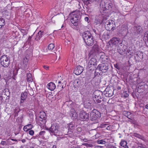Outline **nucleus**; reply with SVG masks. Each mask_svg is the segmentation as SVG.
Returning <instances> with one entry per match:
<instances>
[{
  "label": "nucleus",
  "instance_id": "bf43d9fd",
  "mask_svg": "<svg viewBox=\"0 0 148 148\" xmlns=\"http://www.w3.org/2000/svg\"><path fill=\"white\" fill-rule=\"evenodd\" d=\"M84 19L86 21H88L89 20V18L87 17H86Z\"/></svg>",
  "mask_w": 148,
  "mask_h": 148
},
{
  "label": "nucleus",
  "instance_id": "2eb2a0df",
  "mask_svg": "<svg viewBox=\"0 0 148 148\" xmlns=\"http://www.w3.org/2000/svg\"><path fill=\"white\" fill-rule=\"evenodd\" d=\"M84 70L83 67L80 65L77 66L74 71L75 74L77 75L80 74Z\"/></svg>",
  "mask_w": 148,
  "mask_h": 148
},
{
  "label": "nucleus",
  "instance_id": "603ef678",
  "mask_svg": "<svg viewBox=\"0 0 148 148\" xmlns=\"http://www.w3.org/2000/svg\"><path fill=\"white\" fill-rule=\"evenodd\" d=\"M115 67L117 69L119 70L120 69V66L117 64H116L114 65Z\"/></svg>",
  "mask_w": 148,
  "mask_h": 148
},
{
  "label": "nucleus",
  "instance_id": "37998d69",
  "mask_svg": "<svg viewBox=\"0 0 148 148\" xmlns=\"http://www.w3.org/2000/svg\"><path fill=\"white\" fill-rule=\"evenodd\" d=\"M83 145L87 147H93V145L91 144H88L87 143H84L83 144Z\"/></svg>",
  "mask_w": 148,
  "mask_h": 148
},
{
  "label": "nucleus",
  "instance_id": "39448f33",
  "mask_svg": "<svg viewBox=\"0 0 148 148\" xmlns=\"http://www.w3.org/2000/svg\"><path fill=\"white\" fill-rule=\"evenodd\" d=\"M10 61L9 57H7L6 55H3L1 57L0 59L1 64L4 67H8L10 64Z\"/></svg>",
  "mask_w": 148,
  "mask_h": 148
},
{
  "label": "nucleus",
  "instance_id": "338daca9",
  "mask_svg": "<svg viewBox=\"0 0 148 148\" xmlns=\"http://www.w3.org/2000/svg\"><path fill=\"white\" fill-rule=\"evenodd\" d=\"M62 80H61V81H58V83L59 84H62Z\"/></svg>",
  "mask_w": 148,
  "mask_h": 148
},
{
  "label": "nucleus",
  "instance_id": "49530a36",
  "mask_svg": "<svg viewBox=\"0 0 148 148\" xmlns=\"http://www.w3.org/2000/svg\"><path fill=\"white\" fill-rule=\"evenodd\" d=\"M138 148H146V146L145 145H142V144H140L139 145H138L137 147Z\"/></svg>",
  "mask_w": 148,
  "mask_h": 148
},
{
  "label": "nucleus",
  "instance_id": "393cba45",
  "mask_svg": "<svg viewBox=\"0 0 148 148\" xmlns=\"http://www.w3.org/2000/svg\"><path fill=\"white\" fill-rule=\"evenodd\" d=\"M143 40L147 46H148V31L146 32L144 34Z\"/></svg>",
  "mask_w": 148,
  "mask_h": 148
},
{
  "label": "nucleus",
  "instance_id": "e433bc0d",
  "mask_svg": "<svg viewBox=\"0 0 148 148\" xmlns=\"http://www.w3.org/2000/svg\"><path fill=\"white\" fill-rule=\"evenodd\" d=\"M129 95V92L128 91H124L122 94V96L126 98Z\"/></svg>",
  "mask_w": 148,
  "mask_h": 148
},
{
  "label": "nucleus",
  "instance_id": "5701e85b",
  "mask_svg": "<svg viewBox=\"0 0 148 148\" xmlns=\"http://www.w3.org/2000/svg\"><path fill=\"white\" fill-rule=\"evenodd\" d=\"M135 32L137 34H140L142 32L143 30L142 28L139 26H136L134 27Z\"/></svg>",
  "mask_w": 148,
  "mask_h": 148
},
{
  "label": "nucleus",
  "instance_id": "79ce46f5",
  "mask_svg": "<svg viewBox=\"0 0 148 148\" xmlns=\"http://www.w3.org/2000/svg\"><path fill=\"white\" fill-rule=\"evenodd\" d=\"M127 113L126 117L130 119H132L131 118L132 117V114L131 113L129 112H128Z\"/></svg>",
  "mask_w": 148,
  "mask_h": 148
},
{
  "label": "nucleus",
  "instance_id": "a878e982",
  "mask_svg": "<svg viewBox=\"0 0 148 148\" xmlns=\"http://www.w3.org/2000/svg\"><path fill=\"white\" fill-rule=\"evenodd\" d=\"M44 33L43 32H42L40 31L37 34L35 38V40L37 41H38L42 37V35Z\"/></svg>",
  "mask_w": 148,
  "mask_h": 148
},
{
  "label": "nucleus",
  "instance_id": "6ab92c4d",
  "mask_svg": "<svg viewBox=\"0 0 148 148\" xmlns=\"http://www.w3.org/2000/svg\"><path fill=\"white\" fill-rule=\"evenodd\" d=\"M70 116L73 119H76L77 118V114L74 109L71 108L70 110Z\"/></svg>",
  "mask_w": 148,
  "mask_h": 148
},
{
  "label": "nucleus",
  "instance_id": "c85d7f7f",
  "mask_svg": "<svg viewBox=\"0 0 148 148\" xmlns=\"http://www.w3.org/2000/svg\"><path fill=\"white\" fill-rule=\"evenodd\" d=\"M84 107L86 108L91 109V103L89 102L86 101L84 102Z\"/></svg>",
  "mask_w": 148,
  "mask_h": 148
},
{
  "label": "nucleus",
  "instance_id": "bb28decb",
  "mask_svg": "<svg viewBox=\"0 0 148 148\" xmlns=\"http://www.w3.org/2000/svg\"><path fill=\"white\" fill-rule=\"evenodd\" d=\"M75 124L74 122H71L68 124V127L69 128V130H71L74 129L75 127Z\"/></svg>",
  "mask_w": 148,
  "mask_h": 148
},
{
  "label": "nucleus",
  "instance_id": "a19ab883",
  "mask_svg": "<svg viewBox=\"0 0 148 148\" xmlns=\"http://www.w3.org/2000/svg\"><path fill=\"white\" fill-rule=\"evenodd\" d=\"M84 4L86 5L87 6H89L91 5V4L90 3V2L88 1V0L84 1Z\"/></svg>",
  "mask_w": 148,
  "mask_h": 148
},
{
  "label": "nucleus",
  "instance_id": "0e129e2a",
  "mask_svg": "<svg viewBox=\"0 0 148 148\" xmlns=\"http://www.w3.org/2000/svg\"><path fill=\"white\" fill-rule=\"evenodd\" d=\"M145 108H146L148 109V104H147L145 106Z\"/></svg>",
  "mask_w": 148,
  "mask_h": 148
},
{
  "label": "nucleus",
  "instance_id": "dca6fc26",
  "mask_svg": "<svg viewBox=\"0 0 148 148\" xmlns=\"http://www.w3.org/2000/svg\"><path fill=\"white\" fill-rule=\"evenodd\" d=\"M96 19L97 23L101 24L103 23H105V21L107 20V18L106 17H103L102 15H100Z\"/></svg>",
  "mask_w": 148,
  "mask_h": 148
},
{
  "label": "nucleus",
  "instance_id": "4c0bfd02",
  "mask_svg": "<svg viewBox=\"0 0 148 148\" xmlns=\"http://www.w3.org/2000/svg\"><path fill=\"white\" fill-rule=\"evenodd\" d=\"M108 145V143H106L104 145H98L97 146V148H108L107 146Z\"/></svg>",
  "mask_w": 148,
  "mask_h": 148
},
{
  "label": "nucleus",
  "instance_id": "a18cd8bd",
  "mask_svg": "<svg viewBox=\"0 0 148 148\" xmlns=\"http://www.w3.org/2000/svg\"><path fill=\"white\" fill-rule=\"evenodd\" d=\"M31 124H29V125H27V126H25L24 127V128H23V130H24V131H25V132H27V130L29 129V128H28V129L27 128V127H29V126H31Z\"/></svg>",
  "mask_w": 148,
  "mask_h": 148
},
{
  "label": "nucleus",
  "instance_id": "ddd939ff",
  "mask_svg": "<svg viewBox=\"0 0 148 148\" xmlns=\"http://www.w3.org/2000/svg\"><path fill=\"white\" fill-rule=\"evenodd\" d=\"M58 125L57 124H54L51 125L49 130L51 133H54V134H56L58 132Z\"/></svg>",
  "mask_w": 148,
  "mask_h": 148
},
{
  "label": "nucleus",
  "instance_id": "7ed1b4c3",
  "mask_svg": "<svg viewBox=\"0 0 148 148\" xmlns=\"http://www.w3.org/2000/svg\"><path fill=\"white\" fill-rule=\"evenodd\" d=\"M90 120L96 123L97 122V119L101 116L100 112L97 110L94 109L90 113Z\"/></svg>",
  "mask_w": 148,
  "mask_h": 148
},
{
  "label": "nucleus",
  "instance_id": "a211bd4d",
  "mask_svg": "<svg viewBox=\"0 0 148 148\" xmlns=\"http://www.w3.org/2000/svg\"><path fill=\"white\" fill-rule=\"evenodd\" d=\"M27 92L25 91L21 93L20 101L21 103H22L24 102V101L25 100L27 97Z\"/></svg>",
  "mask_w": 148,
  "mask_h": 148
},
{
  "label": "nucleus",
  "instance_id": "cd10ccee",
  "mask_svg": "<svg viewBox=\"0 0 148 148\" xmlns=\"http://www.w3.org/2000/svg\"><path fill=\"white\" fill-rule=\"evenodd\" d=\"M27 80L28 82H32L33 81L32 74L29 73H27Z\"/></svg>",
  "mask_w": 148,
  "mask_h": 148
},
{
  "label": "nucleus",
  "instance_id": "0eeeda50",
  "mask_svg": "<svg viewBox=\"0 0 148 148\" xmlns=\"http://www.w3.org/2000/svg\"><path fill=\"white\" fill-rule=\"evenodd\" d=\"M109 69V65L107 64L102 63L99 64L96 69H99L103 73H106Z\"/></svg>",
  "mask_w": 148,
  "mask_h": 148
},
{
  "label": "nucleus",
  "instance_id": "c9c22d12",
  "mask_svg": "<svg viewBox=\"0 0 148 148\" xmlns=\"http://www.w3.org/2000/svg\"><path fill=\"white\" fill-rule=\"evenodd\" d=\"M97 143L101 145H104L107 143L104 140H98L97 141Z\"/></svg>",
  "mask_w": 148,
  "mask_h": 148
},
{
  "label": "nucleus",
  "instance_id": "423d86ee",
  "mask_svg": "<svg viewBox=\"0 0 148 148\" xmlns=\"http://www.w3.org/2000/svg\"><path fill=\"white\" fill-rule=\"evenodd\" d=\"M105 27L108 31H113L115 27V22L111 20H108L105 22Z\"/></svg>",
  "mask_w": 148,
  "mask_h": 148
},
{
  "label": "nucleus",
  "instance_id": "3c124183",
  "mask_svg": "<svg viewBox=\"0 0 148 148\" xmlns=\"http://www.w3.org/2000/svg\"><path fill=\"white\" fill-rule=\"evenodd\" d=\"M21 32L23 34H25L26 33V30L24 29H20Z\"/></svg>",
  "mask_w": 148,
  "mask_h": 148
},
{
  "label": "nucleus",
  "instance_id": "f704fd0d",
  "mask_svg": "<svg viewBox=\"0 0 148 148\" xmlns=\"http://www.w3.org/2000/svg\"><path fill=\"white\" fill-rule=\"evenodd\" d=\"M107 57V56L104 54L101 56L100 57V59L102 61H106V60L108 59V58Z\"/></svg>",
  "mask_w": 148,
  "mask_h": 148
},
{
  "label": "nucleus",
  "instance_id": "774afa93",
  "mask_svg": "<svg viewBox=\"0 0 148 148\" xmlns=\"http://www.w3.org/2000/svg\"><path fill=\"white\" fill-rule=\"evenodd\" d=\"M106 129L107 130H109L110 129V127H109V126H107V127Z\"/></svg>",
  "mask_w": 148,
  "mask_h": 148
},
{
  "label": "nucleus",
  "instance_id": "6e6552de",
  "mask_svg": "<svg viewBox=\"0 0 148 148\" xmlns=\"http://www.w3.org/2000/svg\"><path fill=\"white\" fill-rule=\"evenodd\" d=\"M80 16L78 14H74L71 16V22L73 25L75 26H77L78 23L79 19Z\"/></svg>",
  "mask_w": 148,
  "mask_h": 148
},
{
  "label": "nucleus",
  "instance_id": "9d476101",
  "mask_svg": "<svg viewBox=\"0 0 148 148\" xmlns=\"http://www.w3.org/2000/svg\"><path fill=\"white\" fill-rule=\"evenodd\" d=\"M120 33L126 35L128 33L127 26L126 25H123L121 27H119L118 29Z\"/></svg>",
  "mask_w": 148,
  "mask_h": 148
},
{
  "label": "nucleus",
  "instance_id": "ea45409f",
  "mask_svg": "<svg viewBox=\"0 0 148 148\" xmlns=\"http://www.w3.org/2000/svg\"><path fill=\"white\" fill-rule=\"evenodd\" d=\"M54 45L53 43H51L49 45L48 48L49 50H51L54 48Z\"/></svg>",
  "mask_w": 148,
  "mask_h": 148
},
{
  "label": "nucleus",
  "instance_id": "680f3d73",
  "mask_svg": "<svg viewBox=\"0 0 148 148\" xmlns=\"http://www.w3.org/2000/svg\"><path fill=\"white\" fill-rule=\"evenodd\" d=\"M26 140L25 139L22 140L21 141L23 143H25L26 142Z\"/></svg>",
  "mask_w": 148,
  "mask_h": 148
},
{
  "label": "nucleus",
  "instance_id": "473e14b6",
  "mask_svg": "<svg viewBox=\"0 0 148 148\" xmlns=\"http://www.w3.org/2000/svg\"><path fill=\"white\" fill-rule=\"evenodd\" d=\"M5 25V21L3 19L0 17V28H1L3 26Z\"/></svg>",
  "mask_w": 148,
  "mask_h": 148
},
{
  "label": "nucleus",
  "instance_id": "4468645a",
  "mask_svg": "<svg viewBox=\"0 0 148 148\" xmlns=\"http://www.w3.org/2000/svg\"><path fill=\"white\" fill-rule=\"evenodd\" d=\"M103 93L107 97H111L113 94V90L111 89L110 88H107L103 92Z\"/></svg>",
  "mask_w": 148,
  "mask_h": 148
},
{
  "label": "nucleus",
  "instance_id": "2f4dec72",
  "mask_svg": "<svg viewBox=\"0 0 148 148\" xmlns=\"http://www.w3.org/2000/svg\"><path fill=\"white\" fill-rule=\"evenodd\" d=\"M95 65L93 64L88 62V64L87 67L89 68H90V70H93L95 68Z\"/></svg>",
  "mask_w": 148,
  "mask_h": 148
},
{
  "label": "nucleus",
  "instance_id": "f8f14e48",
  "mask_svg": "<svg viewBox=\"0 0 148 148\" xmlns=\"http://www.w3.org/2000/svg\"><path fill=\"white\" fill-rule=\"evenodd\" d=\"M143 53L141 51L136 52L134 55L135 60L138 62L141 61L143 58Z\"/></svg>",
  "mask_w": 148,
  "mask_h": 148
},
{
  "label": "nucleus",
  "instance_id": "aec40b11",
  "mask_svg": "<svg viewBox=\"0 0 148 148\" xmlns=\"http://www.w3.org/2000/svg\"><path fill=\"white\" fill-rule=\"evenodd\" d=\"M99 50V48L98 45L97 44H95L92 47V53L95 55L97 53Z\"/></svg>",
  "mask_w": 148,
  "mask_h": 148
},
{
  "label": "nucleus",
  "instance_id": "4d7b16f0",
  "mask_svg": "<svg viewBox=\"0 0 148 148\" xmlns=\"http://www.w3.org/2000/svg\"><path fill=\"white\" fill-rule=\"evenodd\" d=\"M128 111H125L123 112V114L125 116H127V112H128Z\"/></svg>",
  "mask_w": 148,
  "mask_h": 148
},
{
  "label": "nucleus",
  "instance_id": "de8ad7c7",
  "mask_svg": "<svg viewBox=\"0 0 148 148\" xmlns=\"http://www.w3.org/2000/svg\"><path fill=\"white\" fill-rule=\"evenodd\" d=\"M29 134L31 135L32 136L34 135V132L33 130H30L28 132Z\"/></svg>",
  "mask_w": 148,
  "mask_h": 148
},
{
  "label": "nucleus",
  "instance_id": "f257e3e1",
  "mask_svg": "<svg viewBox=\"0 0 148 148\" xmlns=\"http://www.w3.org/2000/svg\"><path fill=\"white\" fill-rule=\"evenodd\" d=\"M83 38L86 44L88 46H92L94 43L93 37L89 32L86 31L83 34Z\"/></svg>",
  "mask_w": 148,
  "mask_h": 148
},
{
  "label": "nucleus",
  "instance_id": "58836bf2",
  "mask_svg": "<svg viewBox=\"0 0 148 148\" xmlns=\"http://www.w3.org/2000/svg\"><path fill=\"white\" fill-rule=\"evenodd\" d=\"M74 82V84L77 86L81 83V81L78 79H75V80Z\"/></svg>",
  "mask_w": 148,
  "mask_h": 148
},
{
  "label": "nucleus",
  "instance_id": "412c9836",
  "mask_svg": "<svg viewBox=\"0 0 148 148\" xmlns=\"http://www.w3.org/2000/svg\"><path fill=\"white\" fill-rule=\"evenodd\" d=\"M120 148H128V146L127 145V143L125 140H121L120 143Z\"/></svg>",
  "mask_w": 148,
  "mask_h": 148
},
{
  "label": "nucleus",
  "instance_id": "9b49d317",
  "mask_svg": "<svg viewBox=\"0 0 148 148\" xmlns=\"http://www.w3.org/2000/svg\"><path fill=\"white\" fill-rule=\"evenodd\" d=\"M40 115L39 121H40L41 125H45L46 122L47 116L46 113L43 111L40 112L39 114Z\"/></svg>",
  "mask_w": 148,
  "mask_h": 148
},
{
  "label": "nucleus",
  "instance_id": "052dcab7",
  "mask_svg": "<svg viewBox=\"0 0 148 148\" xmlns=\"http://www.w3.org/2000/svg\"><path fill=\"white\" fill-rule=\"evenodd\" d=\"M88 1L90 2V3H92L95 0H88Z\"/></svg>",
  "mask_w": 148,
  "mask_h": 148
},
{
  "label": "nucleus",
  "instance_id": "1a4fd4ad",
  "mask_svg": "<svg viewBox=\"0 0 148 148\" xmlns=\"http://www.w3.org/2000/svg\"><path fill=\"white\" fill-rule=\"evenodd\" d=\"M121 40L119 38L114 37L110 40L109 44L111 47L113 46L116 47L121 42Z\"/></svg>",
  "mask_w": 148,
  "mask_h": 148
},
{
  "label": "nucleus",
  "instance_id": "f03ea898",
  "mask_svg": "<svg viewBox=\"0 0 148 148\" xmlns=\"http://www.w3.org/2000/svg\"><path fill=\"white\" fill-rule=\"evenodd\" d=\"M103 92L99 90H96L93 94V96H95L93 99L94 101L97 103H100L101 102V100L104 101L102 97Z\"/></svg>",
  "mask_w": 148,
  "mask_h": 148
},
{
  "label": "nucleus",
  "instance_id": "e2e57ef3",
  "mask_svg": "<svg viewBox=\"0 0 148 148\" xmlns=\"http://www.w3.org/2000/svg\"><path fill=\"white\" fill-rule=\"evenodd\" d=\"M32 36H29V38H28V40H29V41H30V40L31 39V38H32Z\"/></svg>",
  "mask_w": 148,
  "mask_h": 148
},
{
  "label": "nucleus",
  "instance_id": "c03bdc74",
  "mask_svg": "<svg viewBox=\"0 0 148 148\" xmlns=\"http://www.w3.org/2000/svg\"><path fill=\"white\" fill-rule=\"evenodd\" d=\"M28 60L27 58H24L23 62L25 64L26 66L28 64Z\"/></svg>",
  "mask_w": 148,
  "mask_h": 148
},
{
  "label": "nucleus",
  "instance_id": "8fccbe9b",
  "mask_svg": "<svg viewBox=\"0 0 148 148\" xmlns=\"http://www.w3.org/2000/svg\"><path fill=\"white\" fill-rule=\"evenodd\" d=\"M82 129L80 127H78L77 128V132H82Z\"/></svg>",
  "mask_w": 148,
  "mask_h": 148
},
{
  "label": "nucleus",
  "instance_id": "13d9d810",
  "mask_svg": "<svg viewBox=\"0 0 148 148\" xmlns=\"http://www.w3.org/2000/svg\"><path fill=\"white\" fill-rule=\"evenodd\" d=\"M43 67L45 69H46L47 70L49 69V66H43Z\"/></svg>",
  "mask_w": 148,
  "mask_h": 148
},
{
  "label": "nucleus",
  "instance_id": "72a5a7b5",
  "mask_svg": "<svg viewBox=\"0 0 148 148\" xmlns=\"http://www.w3.org/2000/svg\"><path fill=\"white\" fill-rule=\"evenodd\" d=\"M134 136L143 140H144L145 139V138L144 136L136 133L134 134Z\"/></svg>",
  "mask_w": 148,
  "mask_h": 148
},
{
  "label": "nucleus",
  "instance_id": "20e7f679",
  "mask_svg": "<svg viewBox=\"0 0 148 148\" xmlns=\"http://www.w3.org/2000/svg\"><path fill=\"white\" fill-rule=\"evenodd\" d=\"M112 3H110L108 0H103L101 3L100 6L102 10L104 11L110 9L112 6Z\"/></svg>",
  "mask_w": 148,
  "mask_h": 148
},
{
  "label": "nucleus",
  "instance_id": "69168bd1",
  "mask_svg": "<svg viewBox=\"0 0 148 148\" xmlns=\"http://www.w3.org/2000/svg\"><path fill=\"white\" fill-rule=\"evenodd\" d=\"M130 49H128L127 51V52L128 53H129L130 52Z\"/></svg>",
  "mask_w": 148,
  "mask_h": 148
},
{
  "label": "nucleus",
  "instance_id": "b1692460",
  "mask_svg": "<svg viewBox=\"0 0 148 148\" xmlns=\"http://www.w3.org/2000/svg\"><path fill=\"white\" fill-rule=\"evenodd\" d=\"M127 48L126 45H125L123 41L121 40L118 46V48L126 49Z\"/></svg>",
  "mask_w": 148,
  "mask_h": 148
},
{
  "label": "nucleus",
  "instance_id": "7c9ffc66",
  "mask_svg": "<svg viewBox=\"0 0 148 148\" xmlns=\"http://www.w3.org/2000/svg\"><path fill=\"white\" fill-rule=\"evenodd\" d=\"M126 49L118 48V52L121 55H123L125 54V51Z\"/></svg>",
  "mask_w": 148,
  "mask_h": 148
},
{
  "label": "nucleus",
  "instance_id": "4be33fe9",
  "mask_svg": "<svg viewBox=\"0 0 148 148\" xmlns=\"http://www.w3.org/2000/svg\"><path fill=\"white\" fill-rule=\"evenodd\" d=\"M47 87L50 90H53L56 88V85L53 82H50L47 85Z\"/></svg>",
  "mask_w": 148,
  "mask_h": 148
},
{
  "label": "nucleus",
  "instance_id": "09e8293b",
  "mask_svg": "<svg viewBox=\"0 0 148 148\" xmlns=\"http://www.w3.org/2000/svg\"><path fill=\"white\" fill-rule=\"evenodd\" d=\"M108 126V124L105 123H103L101 125V127L102 128H104V127H107Z\"/></svg>",
  "mask_w": 148,
  "mask_h": 148
},
{
  "label": "nucleus",
  "instance_id": "f3484780",
  "mask_svg": "<svg viewBox=\"0 0 148 148\" xmlns=\"http://www.w3.org/2000/svg\"><path fill=\"white\" fill-rule=\"evenodd\" d=\"M81 119L86 120L89 119V114L84 112H81L79 115Z\"/></svg>",
  "mask_w": 148,
  "mask_h": 148
},
{
  "label": "nucleus",
  "instance_id": "864d4df0",
  "mask_svg": "<svg viewBox=\"0 0 148 148\" xmlns=\"http://www.w3.org/2000/svg\"><path fill=\"white\" fill-rule=\"evenodd\" d=\"M59 86H60V87H61V86H62V88L63 89L66 86V85H64V84L63 85H58V87H59Z\"/></svg>",
  "mask_w": 148,
  "mask_h": 148
},
{
  "label": "nucleus",
  "instance_id": "6e6d98bb",
  "mask_svg": "<svg viewBox=\"0 0 148 148\" xmlns=\"http://www.w3.org/2000/svg\"><path fill=\"white\" fill-rule=\"evenodd\" d=\"M45 133V131H42L40 132L39 133V134L40 135H42L44 133Z\"/></svg>",
  "mask_w": 148,
  "mask_h": 148
},
{
  "label": "nucleus",
  "instance_id": "5fc2aeb1",
  "mask_svg": "<svg viewBox=\"0 0 148 148\" xmlns=\"http://www.w3.org/2000/svg\"><path fill=\"white\" fill-rule=\"evenodd\" d=\"M63 79H62V85L64 84V85H66V82L65 81H63Z\"/></svg>",
  "mask_w": 148,
  "mask_h": 148
},
{
  "label": "nucleus",
  "instance_id": "c756f323",
  "mask_svg": "<svg viewBox=\"0 0 148 148\" xmlns=\"http://www.w3.org/2000/svg\"><path fill=\"white\" fill-rule=\"evenodd\" d=\"M89 62L92 64H93L96 66L97 65V60L96 59L94 58H91Z\"/></svg>",
  "mask_w": 148,
  "mask_h": 148
}]
</instances>
